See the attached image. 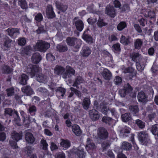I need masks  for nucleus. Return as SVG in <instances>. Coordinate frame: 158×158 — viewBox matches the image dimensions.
Segmentation results:
<instances>
[{
	"mask_svg": "<svg viewBox=\"0 0 158 158\" xmlns=\"http://www.w3.org/2000/svg\"><path fill=\"white\" fill-rule=\"evenodd\" d=\"M41 70V68L37 65H30L27 66V71L32 76V77L36 75V80L40 83H46L48 80V78L45 75L41 74L37 75Z\"/></svg>",
	"mask_w": 158,
	"mask_h": 158,
	"instance_id": "1",
	"label": "nucleus"
},
{
	"mask_svg": "<svg viewBox=\"0 0 158 158\" xmlns=\"http://www.w3.org/2000/svg\"><path fill=\"white\" fill-rule=\"evenodd\" d=\"M66 41L68 45L73 47L74 51H78L81 46V41L75 38L68 37Z\"/></svg>",
	"mask_w": 158,
	"mask_h": 158,
	"instance_id": "2",
	"label": "nucleus"
},
{
	"mask_svg": "<svg viewBox=\"0 0 158 158\" xmlns=\"http://www.w3.org/2000/svg\"><path fill=\"white\" fill-rule=\"evenodd\" d=\"M11 138L13 140H15V142H13L12 140L10 139L9 142L10 145L14 148H16L18 147L17 146L16 142H17L22 138V133H17L15 131H13L12 133Z\"/></svg>",
	"mask_w": 158,
	"mask_h": 158,
	"instance_id": "3",
	"label": "nucleus"
},
{
	"mask_svg": "<svg viewBox=\"0 0 158 158\" xmlns=\"http://www.w3.org/2000/svg\"><path fill=\"white\" fill-rule=\"evenodd\" d=\"M138 137L140 142L143 145H146L149 141L148 134L147 132L143 131L138 133Z\"/></svg>",
	"mask_w": 158,
	"mask_h": 158,
	"instance_id": "4",
	"label": "nucleus"
},
{
	"mask_svg": "<svg viewBox=\"0 0 158 158\" xmlns=\"http://www.w3.org/2000/svg\"><path fill=\"white\" fill-rule=\"evenodd\" d=\"M49 47V44L46 42L41 40L36 43L35 48L38 51L44 52H45Z\"/></svg>",
	"mask_w": 158,
	"mask_h": 158,
	"instance_id": "5",
	"label": "nucleus"
},
{
	"mask_svg": "<svg viewBox=\"0 0 158 158\" xmlns=\"http://www.w3.org/2000/svg\"><path fill=\"white\" fill-rule=\"evenodd\" d=\"M75 73V70L70 66H66V71L62 74V77L66 79L74 75Z\"/></svg>",
	"mask_w": 158,
	"mask_h": 158,
	"instance_id": "6",
	"label": "nucleus"
},
{
	"mask_svg": "<svg viewBox=\"0 0 158 158\" xmlns=\"http://www.w3.org/2000/svg\"><path fill=\"white\" fill-rule=\"evenodd\" d=\"M72 152L76 155L79 158H84L85 157V153L81 146L77 148H73L72 150Z\"/></svg>",
	"mask_w": 158,
	"mask_h": 158,
	"instance_id": "7",
	"label": "nucleus"
},
{
	"mask_svg": "<svg viewBox=\"0 0 158 158\" xmlns=\"http://www.w3.org/2000/svg\"><path fill=\"white\" fill-rule=\"evenodd\" d=\"M97 134L98 137L101 139H105L108 136L107 130L103 128H101L98 129Z\"/></svg>",
	"mask_w": 158,
	"mask_h": 158,
	"instance_id": "8",
	"label": "nucleus"
},
{
	"mask_svg": "<svg viewBox=\"0 0 158 158\" xmlns=\"http://www.w3.org/2000/svg\"><path fill=\"white\" fill-rule=\"evenodd\" d=\"M73 22L77 30L80 31H81L84 27V24L82 21L78 19L77 18L75 17L73 19Z\"/></svg>",
	"mask_w": 158,
	"mask_h": 158,
	"instance_id": "9",
	"label": "nucleus"
},
{
	"mask_svg": "<svg viewBox=\"0 0 158 158\" xmlns=\"http://www.w3.org/2000/svg\"><path fill=\"white\" fill-rule=\"evenodd\" d=\"M132 89L129 84H127L124 87V89L120 90L119 91V94L122 97H124L127 93H129L132 90Z\"/></svg>",
	"mask_w": 158,
	"mask_h": 158,
	"instance_id": "10",
	"label": "nucleus"
},
{
	"mask_svg": "<svg viewBox=\"0 0 158 158\" xmlns=\"http://www.w3.org/2000/svg\"><path fill=\"white\" fill-rule=\"evenodd\" d=\"M89 114L90 118L93 120H96L98 119L101 116V114L95 109L89 110Z\"/></svg>",
	"mask_w": 158,
	"mask_h": 158,
	"instance_id": "11",
	"label": "nucleus"
},
{
	"mask_svg": "<svg viewBox=\"0 0 158 158\" xmlns=\"http://www.w3.org/2000/svg\"><path fill=\"white\" fill-rule=\"evenodd\" d=\"M91 51L90 49L87 46H84L81 50L80 54L81 56L86 57H88L91 54Z\"/></svg>",
	"mask_w": 158,
	"mask_h": 158,
	"instance_id": "12",
	"label": "nucleus"
},
{
	"mask_svg": "<svg viewBox=\"0 0 158 158\" xmlns=\"http://www.w3.org/2000/svg\"><path fill=\"white\" fill-rule=\"evenodd\" d=\"M105 13L111 17H114L115 16L116 13L114 7L113 6L109 5L107 6L105 11Z\"/></svg>",
	"mask_w": 158,
	"mask_h": 158,
	"instance_id": "13",
	"label": "nucleus"
},
{
	"mask_svg": "<svg viewBox=\"0 0 158 158\" xmlns=\"http://www.w3.org/2000/svg\"><path fill=\"white\" fill-rule=\"evenodd\" d=\"M25 133V139L26 142L28 143H33L35 142V138L32 134L27 131H26Z\"/></svg>",
	"mask_w": 158,
	"mask_h": 158,
	"instance_id": "14",
	"label": "nucleus"
},
{
	"mask_svg": "<svg viewBox=\"0 0 158 158\" xmlns=\"http://www.w3.org/2000/svg\"><path fill=\"white\" fill-rule=\"evenodd\" d=\"M46 13L48 18L52 19L55 16V14L53 10V7L51 5H48L47 6Z\"/></svg>",
	"mask_w": 158,
	"mask_h": 158,
	"instance_id": "15",
	"label": "nucleus"
},
{
	"mask_svg": "<svg viewBox=\"0 0 158 158\" xmlns=\"http://www.w3.org/2000/svg\"><path fill=\"white\" fill-rule=\"evenodd\" d=\"M6 31L10 36H14L15 37H17L20 33L19 30L17 28H10L7 29Z\"/></svg>",
	"mask_w": 158,
	"mask_h": 158,
	"instance_id": "16",
	"label": "nucleus"
},
{
	"mask_svg": "<svg viewBox=\"0 0 158 158\" xmlns=\"http://www.w3.org/2000/svg\"><path fill=\"white\" fill-rule=\"evenodd\" d=\"M5 114H7L10 116H12L14 114H15L17 117V121L18 122L20 121V118L18 114L17 111L15 110H12L11 109L8 108L5 109Z\"/></svg>",
	"mask_w": 158,
	"mask_h": 158,
	"instance_id": "17",
	"label": "nucleus"
},
{
	"mask_svg": "<svg viewBox=\"0 0 158 158\" xmlns=\"http://www.w3.org/2000/svg\"><path fill=\"white\" fill-rule=\"evenodd\" d=\"M137 98L139 102L146 103L147 101V97L142 91H140L138 94Z\"/></svg>",
	"mask_w": 158,
	"mask_h": 158,
	"instance_id": "18",
	"label": "nucleus"
},
{
	"mask_svg": "<svg viewBox=\"0 0 158 158\" xmlns=\"http://www.w3.org/2000/svg\"><path fill=\"white\" fill-rule=\"evenodd\" d=\"M104 78L106 80H110L111 78L112 75L111 72L107 69H104L102 73Z\"/></svg>",
	"mask_w": 158,
	"mask_h": 158,
	"instance_id": "19",
	"label": "nucleus"
},
{
	"mask_svg": "<svg viewBox=\"0 0 158 158\" xmlns=\"http://www.w3.org/2000/svg\"><path fill=\"white\" fill-rule=\"evenodd\" d=\"M41 60V57L39 53L36 52L33 54L31 60L32 62L35 64L38 63Z\"/></svg>",
	"mask_w": 158,
	"mask_h": 158,
	"instance_id": "20",
	"label": "nucleus"
},
{
	"mask_svg": "<svg viewBox=\"0 0 158 158\" xmlns=\"http://www.w3.org/2000/svg\"><path fill=\"white\" fill-rule=\"evenodd\" d=\"M22 92L27 96H30L34 94V92L30 86H26L22 88Z\"/></svg>",
	"mask_w": 158,
	"mask_h": 158,
	"instance_id": "21",
	"label": "nucleus"
},
{
	"mask_svg": "<svg viewBox=\"0 0 158 158\" xmlns=\"http://www.w3.org/2000/svg\"><path fill=\"white\" fill-rule=\"evenodd\" d=\"M96 146L94 144L91 142L89 138H88L87 140V144L86 146V148L87 151L89 150H93L95 149Z\"/></svg>",
	"mask_w": 158,
	"mask_h": 158,
	"instance_id": "22",
	"label": "nucleus"
},
{
	"mask_svg": "<svg viewBox=\"0 0 158 158\" xmlns=\"http://www.w3.org/2000/svg\"><path fill=\"white\" fill-rule=\"evenodd\" d=\"M60 146L63 149L66 150L69 148L70 146V143L68 140L61 139V142L60 143Z\"/></svg>",
	"mask_w": 158,
	"mask_h": 158,
	"instance_id": "23",
	"label": "nucleus"
},
{
	"mask_svg": "<svg viewBox=\"0 0 158 158\" xmlns=\"http://www.w3.org/2000/svg\"><path fill=\"white\" fill-rule=\"evenodd\" d=\"M144 16L146 17H149L150 18H154L155 17V13L153 10L148 9L143 11Z\"/></svg>",
	"mask_w": 158,
	"mask_h": 158,
	"instance_id": "24",
	"label": "nucleus"
},
{
	"mask_svg": "<svg viewBox=\"0 0 158 158\" xmlns=\"http://www.w3.org/2000/svg\"><path fill=\"white\" fill-rule=\"evenodd\" d=\"M55 4L56 8L58 9L63 12H65L66 10L68 8L67 5L62 4L58 1H56Z\"/></svg>",
	"mask_w": 158,
	"mask_h": 158,
	"instance_id": "25",
	"label": "nucleus"
},
{
	"mask_svg": "<svg viewBox=\"0 0 158 158\" xmlns=\"http://www.w3.org/2000/svg\"><path fill=\"white\" fill-rule=\"evenodd\" d=\"M72 130L74 134L77 136H80L81 134L80 127L77 125H74L72 126Z\"/></svg>",
	"mask_w": 158,
	"mask_h": 158,
	"instance_id": "26",
	"label": "nucleus"
},
{
	"mask_svg": "<svg viewBox=\"0 0 158 158\" xmlns=\"http://www.w3.org/2000/svg\"><path fill=\"white\" fill-rule=\"evenodd\" d=\"M21 115L23 118V121L25 124L27 125L29 124L31 122V120L29 116L25 114L23 111L20 112Z\"/></svg>",
	"mask_w": 158,
	"mask_h": 158,
	"instance_id": "27",
	"label": "nucleus"
},
{
	"mask_svg": "<svg viewBox=\"0 0 158 158\" xmlns=\"http://www.w3.org/2000/svg\"><path fill=\"white\" fill-rule=\"evenodd\" d=\"M143 43V40L140 39H136L135 40L134 46L136 49H139L141 48Z\"/></svg>",
	"mask_w": 158,
	"mask_h": 158,
	"instance_id": "28",
	"label": "nucleus"
},
{
	"mask_svg": "<svg viewBox=\"0 0 158 158\" xmlns=\"http://www.w3.org/2000/svg\"><path fill=\"white\" fill-rule=\"evenodd\" d=\"M90 104V101L89 98H85L83 101L82 106L85 110L88 109Z\"/></svg>",
	"mask_w": 158,
	"mask_h": 158,
	"instance_id": "29",
	"label": "nucleus"
},
{
	"mask_svg": "<svg viewBox=\"0 0 158 158\" xmlns=\"http://www.w3.org/2000/svg\"><path fill=\"white\" fill-rule=\"evenodd\" d=\"M28 79L27 76L25 74H23L19 77V81L21 84L25 85L27 84Z\"/></svg>",
	"mask_w": 158,
	"mask_h": 158,
	"instance_id": "30",
	"label": "nucleus"
},
{
	"mask_svg": "<svg viewBox=\"0 0 158 158\" xmlns=\"http://www.w3.org/2000/svg\"><path fill=\"white\" fill-rule=\"evenodd\" d=\"M65 92L66 90L65 89L59 87L57 88L56 90V95L59 98H60V93H61V96L62 97H63Z\"/></svg>",
	"mask_w": 158,
	"mask_h": 158,
	"instance_id": "31",
	"label": "nucleus"
},
{
	"mask_svg": "<svg viewBox=\"0 0 158 158\" xmlns=\"http://www.w3.org/2000/svg\"><path fill=\"white\" fill-rule=\"evenodd\" d=\"M64 71V69L62 67L56 65L54 69V73L57 75L63 73Z\"/></svg>",
	"mask_w": 158,
	"mask_h": 158,
	"instance_id": "32",
	"label": "nucleus"
},
{
	"mask_svg": "<svg viewBox=\"0 0 158 158\" xmlns=\"http://www.w3.org/2000/svg\"><path fill=\"white\" fill-rule=\"evenodd\" d=\"M131 145L129 143L124 142L122 143L121 147L123 150H129L131 149Z\"/></svg>",
	"mask_w": 158,
	"mask_h": 158,
	"instance_id": "33",
	"label": "nucleus"
},
{
	"mask_svg": "<svg viewBox=\"0 0 158 158\" xmlns=\"http://www.w3.org/2000/svg\"><path fill=\"white\" fill-rule=\"evenodd\" d=\"M56 48L58 51L61 52H64L68 50L67 47L66 45L60 44L56 46Z\"/></svg>",
	"mask_w": 158,
	"mask_h": 158,
	"instance_id": "34",
	"label": "nucleus"
},
{
	"mask_svg": "<svg viewBox=\"0 0 158 158\" xmlns=\"http://www.w3.org/2000/svg\"><path fill=\"white\" fill-rule=\"evenodd\" d=\"M82 37L89 44H91L93 42L92 37L89 35L85 34V33L83 34Z\"/></svg>",
	"mask_w": 158,
	"mask_h": 158,
	"instance_id": "35",
	"label": "nucleus"
},
{
	"mask_svg": "<svg viewBox=\"0 0 158 158\" xmlns=\"http://www.w3.org/2000/svg\"><path fill=\"white\" fill-rule=\"evenodd\" d=\"M135 123L139 128L142 129L145 127V123L139 119L135 120Z\"/></svg>",
	"mask_w": 158,
	"mask_h": 158,
	"instance_id": "36",
	"label": "nucleus"
},
{
	"mask_svg": "<svg viewBox=\"0 0 158 158\" xmlns=\"http://www.w3.org/2000/svg\"><path fill=\"white\" fill-rule=\"evenodd\" d=\"M123 72L124 73H129L131 74L132 76L135 75V73H134V69L132 67H129L123 69Z\"/></svg>",
	"mask_w": 158,
	"mask_h": 158,
	"instance_id": "37",
	"label": "nucleus"
},
{
	"mask_svg": "<svg viewBox=\"0 0 158 158\" xmlns=\"http://www.w3.org/2000/svg\"><path fill=\"white\" fill-rule=\"evenodd\" d=\"M151 132L154 135H157L158 137V124L152 125V127Z\"/></svg>",
	"mask_w": 158,
	"mask_h": 158,
	"instance_id": "38",
	"label": "nucleus"
},
{
	"mask_svg": "<svg viewBox=\"0 0 158 158\" xmlns=\"http://www.w3.org/2000/svg\"><path fill=\"white\" fill-rule=\"evenodd\" d=\"M122 121L124 122H126L131 119V117L130 114L129 113H126L123 114L122 116Z\"/></svg>",
	"mask_w": 158,
	"mask_h": 158,
	"instance_id": "39",
	"label": "nucleus"
},
{
	"mask_svg": "<svg viewBox=\"0 0 158 158\" xmlns=\"http://www.w3.org/2000/svg\"><path fill=\"white\" fill-rule=\"evenodd\" d=\"M18 5L23 9H26L27 7L26 2L24 0H17Z\"/></svg>",
	"mask_w": 158,
	"mask_h": 158,
	"instance_id": "40",
	"label": "nucleus"
},
{
	"mask_svg": "<svg viewBox=\"0 0 158 158\" xmlns=\"http://www.w3.org/2000/svg\"><path fill=\"white\" fill-rule=\"evenodd\" d=\"M83 79L81 77H77L73 85V86L77 87L78 85L82 83L83 82Z\"/></svg>",
	"mask_w": 158,
	"mask_h": 158,
	"instance_id": "41",
	"label": "nucleus"
},
{
	"mask_svg": "<svg viewBox=\"0 0 158 158\" xmlns=\"http://www.w3.org/2000/svg\"><path fill=\"white\" fill-rule=\"evenodd\" d=\"M107 23L104 22L103 19L101 18H99L98 19L97 25L100 27H102L103 26H105L107 25Z\"/></svg>",
	"mask_w": 158,
	"mask_h": 158,
	"instance_id": "42",
	"label": "nucleus"
},
{
	"mask_svg": "<svg viewBox=\"0 0 158 158\" xmlns=\"http://www.w3.org/2000/svg\"><path fill=\"white\" fill-rule=\"evenodd\" d=\"M131 130V129L129 127L125 126L120 131V134L121 135H123L124 134L129 133L130 132Z\"/></svg>",
	"mask_w": 158,
	"mask_h": 158,
	"instance_id": "43",
	"label": "nucleus"
},
{
	"mask_svg": "<svg viewBox=\"0 0 158 158\" xmlns=\"http://www.w3.org/2000/svg\"><path fill=\"white\" fill-rule=\"evenodd\" d=\"M129 110L133 114H136L139 111L138 107L137 106H131L129 107Z\"/></svg>",
	"mask_w": 158,
	"mask_h": 158,
	"instance_id": "44",
	"label": "nucleus"
},
{
	"mask_svg": "<svg viewBox=\"0 0 158 158\" xmlns=\"http://www.w3.org/2000/svg\"><path fill=\"white\" fill-rule=\"evenodd\" d=\"M141 55L138 53L134 52L131 55L132 60L134 61H135L138 58H140Z\"/></svg>",
	"mask_w": 158,
	"mask_h": 158,
	"instance_id": "45",
	"label": "nucleus"
},
{
	"mask_svg": "<svg viewBox=\"0 0 158 158\" xmlns=\"http://www.w3.org/2000/svg\"><path fill=\"white\" fill-rule=\"evenodd\" d=\"M101 112L105 114H107L109 113L110 110L106 106H103L101 107Z\"/></svg>",
	"mask_w": 158,
	"mask_h": 158,
	"instance_id": "46",
	"label": "nucleus"
},
{
	"mask_svg": "<svg viewBox=\"0 0 158 158\" xmlns=\"http://www.w3.org/2000/svg\"><path fill=\"white\" fill-rule=\"evenodd\" d=\"M126 23L123 22H120L117 26V29L119 31H121L126 27Z\"/></svg>",
	"mask_w": 158,
	"mask_h": 158,
	"instance_id": "47",
	"label": "nucleus"
},
{
	"mask_svg": "<svg viewBox=\"0 0 158 158\" xmlns=\"http://www.w3.org/2000/svg\"><path fill=\"white\" fill-rule=\"evenodd\" d=\"M102 121L106 123L110 124L112 121V119L111 118L104 116L102 118Z\"/></svg>",
	"mask_w": 158,
	"mask_h": 158,
	"instance_id": "48",
	"label": "nucleus"
},
{
	"mask_svg": "<svg viewBox=\"0 0 158 158\" xmlns=\"http://www.w3.org/2000/svg\"><path fill=\"white\" fill-rule=\"evenodd\" d=\"M26 39L23 37L19 38L18 40V43L19 45L23 46L26 44Z\"/></svg>",
	"mask_w": 158,
	"mask_h": 158,
	"instance_id": "49",
	"label": "nucleus"
},
{
	"mask_svg": "<svg viewBox=\"0 0 158 158\" xmlns=\"http://www.w3.org/2000/svg\"><path fill=\"white\" fill-rule=\"evenodd\" d=\"M120 42L123 44L126 45L129 43V41L128 39H126L124 36L122 35L120 39Z\"/></svg>",
	"mask_w": 158,
	"mask_h": 158,
	"instance_id": "50",
	"label": "nucleus"
},
{
	"mask_svg": "<svg viewBox=\"0 0 158 158\" xmlns=\"http://www.w3.org/2000/svg\"><path fill=\"white\" fill-rule=\"evenodd\" d=\"M21 53L23 55H28L30 53V50L29 47H27L23 48L22 50Z\"/></svg>",
	"mask_w": 158,
	"mask_h": 158,
	"instance_id": "51",
	"label": "nucleus"
},
{
	"mask_svg": "<svg viewBox=\"0 0 158 158\" xmlns=\"http://www.w3.org/2000/svg\"><path fill=\"white\" fill-rule=\"evenodd\" d=\"M24 150L26 154L28 156H30L33 151V149L31 147H28L25 148Z\"/></svg>",
	"mask_w": 158,
	"mask_h": 158,
	"instance_id": "52",
	"label": "nucleus"
},
{
	"mask_svg": "<svg viewBox=\"0 0 158 158\" xmlns=\"http://www.w3.org/2000/svg\"><path fill=\"white\" fill-rule=\"evenodd\" d=\"M41 143L43 146V148L44 150H46L47 148L48 145L47 143L46 140L42 139L40 141Z\"/></svg>",
	"mask_w": 158,
	"mask_h": 158,
	"instance_id": "53",
	"label": "nucleus"
},
{
	"mask_svg": "<svg viewBox=\"0 0 158 158\" xmlns=\"http://www.w3.org/2000/svg\"><path fill=\"white\" fill-rule=\"evenodd\" d=\"M122 78L118 76H117L114 79V82L116 85H118L121 84L122 82Z\"/></svg>",
	"mask_w": 158,
	"mask_h": 158,
	"instance_id": "54",
	"label": "nucleus"
},
{
	"mask_svg": "<svg viewBox=\"0 0 158 158\" xmlns=\"http://www.w3.org/2000/svg\"><path fill=\"white\" fill-rule=\"evenodd\" d=\"M47 59L49 61H52L55 60V57L51 53H48L46 55Z\"/></svg>",
	"mask_w": 158,
	"mask_h": 158,
	"instance_id": "55",
	"label": "nucleus"
},
{
	"mask_svg": "<svg viewBox=\"0 0 158 158\" xmlns=\"http://www.w3.org/2000/svg\"><path fill=\"white\" fill-rule=\"evenodd\" d=\"M12 41L9 38H6L4 44V45L6 47H9L11 44Z\"/></svg>",
	"mask_w": 158,
	"mask_h": 158,
	"instance_id": "56",
	"label": "nucleus"
},
{
	"mask_svg": "<svg viewBox=\"0 0 158 158\" xmlns=\"http://www.w3.org/2000/svg\"><path fill=\"white\" fill-rule=\"evenodd\" d=\"M43 16L41 14L38 13L37 14L35 17V19L36 21L40 22L43 19Z\"/></svg>",
	"mask_w": 158,
	"mask_h": 158,
	"instance_id": "57",
	"label": "nucleus"
},
{
	"mask_svg": "<svg viewBox=\"0 0 158 158\" xmlns=\"http://www.w3.org/2000/svg\"><path fill=\"white\" fill-rule=\"evenodd\" d=\"M97 19L96 18L91 17L87 19V21L89 24H93L96 22Z\"/></svg>",
	"mask_w": 158,
	"mask_h": 158,
	"instance_id": "58",
	"label": "nucleus"
},
{
	"mask_svg": "<svg viewBox=\"0 0 158 158\" xmlns=\"http://www.w3.org/2000/svg\"><path fill=\"white\" fill-rule=\"evenodd\" d=\"M6 91L8 96H11L14 94V90L12 88L7 89Z\"/></svg>",
	"mask_w": 158,
	"mask_h": 158,
	"instance_id": "59",
	"label": "nucleus"
},
{
	"mask_svg": "<svg viewBox=\"0 0 158 158\" xmlns=\"http://www.w3.org/2000/svg\"><path fill=\"white\" fill-rule=\"evenodd\" d=\"M3 72L6 73H10L12 71L9 67L7 66H5L3 67Z\"/></svg>",
	"mask_w": 158,
	"mask_h": 158,
	"instance_id": "60",
	"label": "nucleus"
},
{
	"mask_svg": "<svg viewBox=\"0 0 158 158\" xmlns=\"http://www.w3.org/2000/svg\"><path fill=\"white\" fill-rule=\"evenodd\" d=\"M50 148L52 151H53L55 150L58 149V147L55 143L52 142L51 143Z\"/></svg>",
	"mask_w": 158,
	"mask_h": 158,
	"instance_id": "61",
	"label": "nucleus"
},
{
	"mask_svg": "<svg viewBox=\"0 0 158 158\" xmlns=\"http://www.w3.org/2000/svg\"><path fill=\"white\" fill-rule=\"evenodd\" d=\"M136 65L137 69L139 71H142L144 69V67L142 66L139 62H136Z\"/></svg>",
	"mask_w": 158,
	"mask_h": 158,
	"instance_id": "62",
	"label": "nucleus"
},
{
	"mask_svg": "<svg viewBox=\"0 0 158 158\" xmlns=\"http://www.w3.org/2000/svg\"><path fill=\"white\" fill-rule=\"evenodd\" d=\"M36 108L34 106L30 107L29 109V111L31 114L34 113L36 112Z\"/></svg>",
	"mask_w": 158,
	"mask_h": 158,
	"instance_id": "63",
	"label": "nucleus"
},
{
	"mask_svg": "<svg viewBox=\"0 0 158 158\" xmlns=\"http://www.w3.org/2000/svg\"><path fill=\"white\" fill-rule=\"evenodd\" d=\"M56 158H65V154L63 153H59L56 155Z\"/></svg>",
	"mask_w": 158,
	"mask_h": 158,
	"instance_id": "64",
	"label": "nucleus"
}]
</instances>
